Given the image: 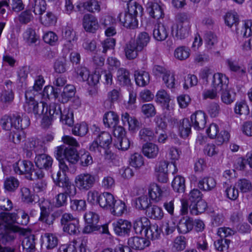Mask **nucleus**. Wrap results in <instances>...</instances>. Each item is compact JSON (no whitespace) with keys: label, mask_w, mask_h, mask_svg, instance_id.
Here are the masks:
<instances>
[{"label":"nucleus","mask_w":252,"mask_h":252,"mask_svg":"<svg viewBox=\"0 0 252 252\" xmlns=\"http://www.w3.org/2000/svg\"><path fill=\"white\" fill-rule=\"evenodd\" d=\"M190 119L194 129L199 130L204 128L206 123V116L203 112H195L191 116Z\"/></svg>","instance_id":"a211bd4d"},{"label":"nucleus","mask_w":252,"mask_h":252,"mask_svg":"<svg viewBox=\"0 0 252 252\" xmlns=\"http://www.w3.org/2000/svg\"><path fill=\"white\" fill-rule=\"evenodd\" d=\"M72 131L75 135L84 136L88 131V127L85 123L77 124L72 128Z\"/></svg>","instance_id":"774afa93"},{"label":"nucleus","mask_w":252,"mask_h":252,"mask_svg":"<svg viewBox=\"0 0 252 252\" xmlns=\"http://www.w3.org/2000/svg\"><path fill=\"white\" fill-rule=\"evenodd\" d=\"M77 191L73 194H69L63 190V192H60L55 196V206L56 208H61L66 206L68 201V197L74 196L76 195Z\"/></svg>","instance_id":"cd10ccee"},{"label":"nucleus","mask_w":252,"mask_h":252,"mask_svg":"<svg viewBox=\"0 0 252 252\" xmlns=\"http://www.w3.org/2000/svg\"><path fill=\"white\" fill-rule=\"evenodd\" d=\"M136 84L140 87H144L150 82V75L148 72L143 70H136L134 72Z\"/></svg>","instance_id":"c756f323"},{"label":"nucleus","mask_w":252,"mask_h":252,"mask_svg":"<svg viewBox=\"0 0 252 252\" xmlns=\"http://www.w3.org/2000/svg\"><path fill=\"white\" fill-rule=\"evenodd\" d=\"M150 39L151 37L149 33L146 32H142L138 34L135 42L139 48L142 51L147 46Z\"/></svg>","instance_id":"4c0bfd02"},{"label":"nucleus","mask_w":252,"mask_h":252,"mask_svg":"<svg viewBox=\"0 0 252 252\" xmlns=\"http://www.w3.org/2000/svg\"><path fill=\"white\" fill-rule=\"evenodd\" d=\"M96 176L90 173H83L77 176L75 179L76 187L80 190H88L96 182Z\"/></svg>","instance_id":"9d476101"},{"label":"nucleus","mask_w":252,"mask_h":252,"mask_svg":"<svg viewBox=\"0 0 252 252\" xmlns=\"http://www.w3.org/2000/svg\"><path fill=\"white\" fill-rule=\"evenodd\" d=\"M119 117L113 111H109L105 113L103 117V123L108 127H113L118 124Z\"/></svg>","instance_id":"2f4dec72"},{"label":"nucleus","mask_w":252,"mask_h":252,"mask_svg":"<svg viewBox=\"0 0 252 252\" xmlns=\"http://www.w3.org/2000/svg\"><path fill=\"white\" fill-rule=\"evenodd\" d=\"M52 178L55 184L63 188L67 193L73 194L77 191L76 187L71 183L65 173H61V171H58L56 174L52 175Z\"/></svg>","instance_id":"0eeeda50"},{"label":"nucleus","mask_w":252,"mask_h":252,"mask_svg":"<svg viewBox=\"0 0 252 252\" xmlns=\"http://www.w3.org/2000/svg\"><path fill=\"white\" fill-rule=\"evenodd\" d=\"M75 88L72 85L65 86L61 94L62 101L63 103L67 102L75 94Z\"/></svg>","instance_id":"5fc2aeb1"},{"label":"nucleus","mask_w":252,"mask_h":252,"mask_svg":"<svg viewBox=\"0 0 252 252\" xmlns=\"http://www.w3.org/2000/svg\"><path fill=\"white\" fill-rule=\"evenodd\" d=\"M147 216L154 220H161L163 217V212L161 208L156 205L150 206L146 211Z\"/></svg>","instance_id":"58836bf2"},{"label":"nucleus","mask_w":252,"mask_h":252,"mask_svg":"<svg viewBox=\"0 0 252 252\" xmlns=\"http://www.w3.org/2000/svg\"><path fill=\"white\" fill-rule=\"evenodd\" d=\"M129 247L137 250H142L150 245V241L144 238L137 236L131 237L128 240Z\"/></svg>","instance_id":"aec40b11"},{"label":"nucleus","mask_w":252,"mask_h":252,"mask_svg":"<svg viewBox=\"0 0 252 252\" xmlns=\"http://www.w3.org/2000/svg\"><path fill=\"white\" fill-rule=\"evenodd\" d=\"M140 138L144 141H154L156 136L153 130L149 127H143L139 133Z\"/></svg>","instance_id":"864d4df0"},{"label":"nucleus","mask_w":252,"mask_h":252,"mask_svg":"<svg viewBox=\"0 0 252 252\" xmlns=\"http://www.w3.org/2000/svg\"><path fill=\"white\" fill-rule=\"evenodd\" d=\"M179 130L181 136L183 138L187 137L191 131V125L188 119H184L180 122Z\"/></svg>","instance_id":"09e8293b"},{"label":"nucleus","mask_w":252,"mask_h":252,"mask_svg":"<svg viewBox=\"0 0 252 252\" xmlns=\"http://www.w3.org/2000/svg\"><path fill=\"white\" fill-rule=\"evenodd\" d=\"M128 11L119 15L121 23L126 28L134 29L138 26L136 16L138 12H142V7L138 3H128Z\"/></svg>","instance_id":"f03ea898"},{"label":"nucleus","mask_w":252,"mask_h":252,"mask_svg":"<svg viewBox=\"0 0 252 252\" xmlns=\"http://www.w3.org/2000/svg\"><path fill=\"white\" fill-rule=\"evenodd\" d=\"M63 111L61 110V105L59 104L51 103L49 106L48 113L52 119L59 118Z\"/></svg>","instance_id":"69168bd1"},{"label":"nucleus","mask_w":252,"mask_h":252,"mask_svg":"<svg viewBox=\"0 0 252 252\" xmlns=\"http://www.w3.org/2000/svg\"><path fill=\"white\" fill-rule=\"evenodd\" d=\"M235 186L243 193L250 191L252 189V185L251 181L245 178L238 180L235 184Z\"/></svg>","instance_id":"052dcab7"},{"label":"nucleus","mask_w":252,"mask_h":252,"mask_svg":"<svg viewBox=\"0 0 252 252\" xmlns=\"http://www.w3.org/2000/svg\"><path fill=\"white\" fill-rule=\"evenodd\" d=\"M124 51L127 59L131 60L136 58L142 50L135 44V41L130 40L124 46Z\"/></svg>","instance_id":"f3484780"},{"label":"nucleus","mask_w":252,"mask_h":252,"mask_svg":"<svg viewBox=\"0 0 252 252\" xmlns=\"http://www.w3.org/2000/svg\"><path fill=\"white\" fill-rule=\"evenodd\" d=\"M112 207L109 210L115 216H120L126 210L125 203L120 200H116Z\"/></svg>","instance_id":"a18cd8bd"},{"label":"nucleus","mask_w":252,"mask_h":252,"mask_svg":"<svg viewBox=\"0 0 252 252\" xmlns=\"http://www.w3.org/2000/svg\"><path fill=\"white\" fill-rule=\"evenodd\" d=\"M96 139L103 147L104 149L109 148V146L112 142L111 135L109 133L105 131L101 132L98 134Z\"/></svg>","instance_id":"c03bdc74"},{"label":"nucleus","mask_w":252,"mask_h":252,"mask_svg":"<svg viewBox=\"0 0 252 252\" xmlns=\"http://www.w3.org/2000/svg\"><path fill=\"white\" fill-rule=\"evenodd\" d=\"M207 207L206 202L201 199L195 203H191L189 206L190 212L192 215H197L203 213Z\"/></svg>","instance_id":"c9c22d12"},{"label":"nucleus","mask_w":252,"mask_h":252,"mask_svg":"<svg viewBox=\"0 0 252 252\" xmlns=\"http://www.w3.org/2000/svg\"><path fill=\"white\" fill-rule=\"evenodd\" d=\"M193 227V220L189 217H183L179 221L177 228L180 233L186 234L191 231Z\"/></svg>","instance_id":"412c9836"},{"label":"nucleus","mask_w":252,"mask_h":252,"mask_svg":"<svg viewBox=\"0 0 252 252\" xmlns=\"http://www.w3.org/2000/svg\"><path fill=\"white\" fill-rule=\"evenodd\" d=\"M28 6L35 15L41 16L46 10L47 3L45 0H31Z\"/></svg>","instance_id":"393cba45"},{"label":"nucleus","mask_w":252,"mask_h":252,"mask_svg":"<svg viewBox=\"0 0 252 252\" xmlns=\"http://www.w3.org/2000/svg\"><path fill=\"white\" fill-rule=\"evenodd\" d=\"M84 219L87 225L85 226L83 232L84 233L89 234L94 231L98 230L100 228L98 224L99 217L98 214L94 212H88L84 215Z\"/></svg>","instance_id":"9b49d317"},{"label":"nucleus","mask_w":252,"mask_h":252,"mask_svg":"<svg viewBox=\"0 0 252 252\" xmlns=\"http://www.w3.org/2000/svg\"><path fill=\"white\" fill-rule=\"evenodd\" d=\"M190 28V26L175 24L171 28L172 33L177 39H184L189 35Z\"/></svg>","instance_id":"a878e982"},{"label":"nucleus","mask_w":252,"mask_h":252,"mask_svg":"<svg viewBox=\"0 0 252 252\" xmlns=\"http://www.w3.org/2000/svg\"><path fill=\"white\" fill-rule=\"evenodd\" d=\"M150 221L146 217L140 218L136 220L133 223V228L136 234H141L149 226Z\"/></svg>","instance_id":"72a5a7b5"},{"label":"nucleus","mask_w":252,"mask_h":252,"mask_svg":"<svg viewBox=\"0 0 252 252\" xmlns=\"http://www.w3.org/2000/svg\"><path fill=\"white\" fill-rule=\"evenodd\" d=\"M115 233L119 236L129 235L132 227L131 223L127 220L119 219L113 223Z\"/></svg>","instance_id":"ddd939ff"},{"label":"nucleus","mask_w":252,"mask_h":252,"mask_svg":"<svg viewBox=\"0 0 252 252\" xmlns=\"http://www.w3.org/2000/svg\"><path fill=\"white\" fill-rule=\"evenodd\" d=\"M42 247L47 250H52L57 246L59 239L55 234L46 233L42 236Z\"/></svg>","instance_id":"5701e85b"},{"label":"nucleus","mask_w":252,"mask_h":252,"mask_svg":"<svg viewBox=\"0 0 252 252\" xmlns=\"http://www.w3.org/2000/svg\"><path fill=\"white\" fill-rule=\"evenodd\" d=\"M13 169L15 173L19 175L28 174V178L32 179V171L34 165L33 163L29 160H24L19 161L13 164Z\"/></svg>","instance_id":"f8f14e48"},{"label":"nucleus","mask_w":252,"mask_h":252,"mask_svg":"<svg viewBox=\"0 0 252 252\" xmlns=\"http://www.w3.org/2000/svg\"><path fill=\"white\" fill-rule=\"evenodd\" d=\"M117 80L122 86H128L130 84L129 71L124 68H120L117 71Z\"/></svg>","instance_id":"f704fd0d"},{"label":"nucleus","mask_w":252,"mask_h":252,"mask_svg":"<svg viewBox=\"0 0 252 252\" xmlns=\"http://www.w3.org/2000/svg\"><path fill=\"white\" fill-rule=\"evenodd\" d=\"M225 62L227 66L231 71L238 72L242 76L245 75L246 73V68H242L239 65L236 61L233 60L232 59H228L226 60Z\"/></svg>","instance_id":"de8ad7c7"},{"label":"nucleus","mask_w":252,"mask_h":252,"mask_svg":"<svg viewBox=\"0 0 252 252\" xmlns=\"http://www.w3.org/2000/svg\"><path fill=\"white\" fill-rule=\"evenodd\" d=\"M236 33L239 36L249 38L245 41L243 49L246 51L252 50V21H245L240 29H236Z\"/></svg>","instance_id":"6e6552de"},{"label":"nucleus","mask_w":252,"mask_h":252,"mask_svg":"<svg viewBox=\"0 0 252 252\" xmlns=\"http://www.w3.org/2000/svg\"><path fill=\"white\" fill-rule=\"evenodd\" d=\"M59 119L63 124L71 126L74 122L72 111L68 108L64 109Z\"/></svg>","instance_id":"3c124183"},{"label":"nucleus","mask_w":252,"mask_h":252,"mask_svg":"<svg viewBox=\"0 0 252 252\" xmlns=\"http://www.w3.org/2000/svg\"><path fill=\"white\" fill-rule=\"evenodd\" d=\"M166 194L165 191L163 190L157 185H154L149 189V194L151 199L158 202Z\"/></svg>","instance_id":"473e14b6"},{"label":"nucleus","mask_w":252,"mask_h":252,"mask_svg":"<svg viewBox=\"0 0 252 252\" xmlns=\"http://www.w3.org/2000/svg\"><path fill=\"white\" fill-rule=\"evenodd\" d=\"M16 220V214L2 212L0 214V220L1 222L5 223L6 225H1L2 227L12 225V224L15 222Z\"/></svg>","instance_id":"4d7b16f0"},{"label":"nucleus","mask_w":252,"mask_h":252,"mask_svg":"<svg viewBox=\"0 0 252 252\" xmlns=\"http://www.w3.org/2000/svg\"><path fill=\"white\" fill-rule=\"evenodd\" d=\"M50 202L47 200H44L39 203L40 215L38 220L48 225H52L55 220L59 218L61 225L71 214L64 213L62 209H58L53 212L50 217Z\"/></svg>","instance_id":"f257e3e1"},{"label":"nucleus","mask_w":252,"mask_h":252,"mask_svg":"<svg viewBox=\"0 0 252 252\" xmlns=\"http://www.w3.org/2000/svg\"><path fill=\"white\" fill-rule=\"evenodd\" d=\"M61 226L63 231L69 235H78L80 232L79 220L71 214Z\"/></svg>","instance_id":"1a4fd4ad"},{"label":"nucleus","mask_w":252,"mask_h":252,"mask_svg":"<svg viewBox=\"0 0 252 252\" xmlns=\"http://www.w3.org/2000/svg\"><path fill=\"white\" fill-rule=\"evenodd\" d=\"M245 21H244L242 24H243ZM225 24L230 27L234 26L236 27V29L237 28L240 29V27L242 25H240L239 27H237V26L239 24V18L237 13H226L225 17ZM243 25V24H242Z\"/></svg>","instance_id":"13d9d810"},{"label":"nucleus","mask_w":252,"mask_h":252,"mask_svg":"<svg viewBox=\"0 0 252 252\" xmlns=\"http://www.w3.org/2000/svg\"><path fill=\"white\" fill-rule=\"evenodd\" d=\"M221 94V100L226 105H230L235 100L236 93L230 89L224 88Z\"/></svg>","instance_id":"ea45409f"},{"label":"nucleus","mask_w":252,"mask_h":252,"mask_svg":"<svg viewBox=\"0 0 252 252\" xmlns=\"http://www.w3.org/2000/svg\"><path fill=\"white\" fill-rule=\"evenodd\" d=\"M174 55L176 59L180 61H184L190 56V49L186 46H181L175 49Z\"/></svg>","instance_id":"79ce46f5"},{"label":"nucleus","mask_w":252,"mask_h":252,"mask_svg":"<svg viewBox=\"0 0 252 252\" xmlns=\"http://www.w3.org/2000/svg\"><path fill=\"white\" fill-rule=\"evenodd\" d=\"M158 146L152 143H147L143 145L142 152L144 155L148 158H155L158 154Z\"/></svg>","instance_id":"c85d7f7f"},{"label":"nucleus","mask_w":252,"mask_h":252,"mask_svg":"<svg viewBox=\"0 0 252 252\" xmlns=\"http://www.w3.org/2000/svg\"><path fill=\"white\" fill-rule=\"evenodd\" d=\"M32 94V90H27L25 93L26 101L24 105V109L28 113H33L37 118L43 113L44 104L35 101Z\"/></svg>","instance_id":"20e7f679"},{"label":"nucleus","mask_w":252,"mask_h":252,"mask_svg":"<svg viewBox=\"0 0 252 252\" xmlns=\"http://www.w3.org/2000/svg\"><path fill=\"white\" fill-rule=\"evenodd\" d=\"M116 199L114 196L110 193L104 192L99 194L98 198V204L106 210H110L112 208V205L115 202Z\"/></svg>","instance_id":"4be33fe9"},{"label":"nucleus","mask_w":252,"mask_h":252,"mask_svg":"<svg viewBox=\"0 0 252 252\" xmlns=\"http://www.w3.org/2000/svg\"><path fill=\"white\" fill-rule=\"evenodd\" d=\"M168 36L167 28L162 24H158L153 31L154 38L158 41H164Z\"/></svg>","instance_id":"bb28decb"},{"label":"nucleus","mask_w":252,"mask_h":252,"mask_svg":"<svg viewBox=\"0 0 252 252\" xmlns=\"http://www.w3.org/2000/svg\"><path fill=\"white\" fill-rule=\"evenodd\" d=\"M24 38L29 45H32L38 40L34 30L31 28L28 29L24 34Z\"/></svg>","instance_id":"bf43d9fd"},{"label":"nucleus","mask_w":252,"mask_h":252,"mask_svg":"<svg viewBox=\"0 0 252 252\" xmlns=\"http://www.w3.org/2000/svg\"><path fill=\"white\" fill-rule=\"evenodd\" d=\"M150 199L147 195H142L139 197L135 201L136 208L139 210H148L150 207Z\"/></svg>","instance_id":"6e6d98bb"},{"label":"nucleus","mask_w":252,"mask_h":252,"mask_svg":"<svg viewBox=\"0 0 252 252\" xmlns=\"http://www.w3.org/2000/svg\"><path fill=\"white\" fill-rule=\"evenodd\" d=\"M82 7L91 13L99 12L100 6L98 2L96 0H88L82 2Z\"/></svg>","instance_id":"603ef678"},{"label":"nucleus","mask_w":252,"mask_h":252,"mask_svg":"<svg viewBox=\"0 0 252 252\" xmlns=\"http://www.w3.org/2000/svg\"><path fill=\"white\" fill-rule=\"evenodd\" d=\"M28 230L16 225L2 227L0 224V242L3 245L11 244L16 238L17 234L26 235Z\"/></svg>","instance_id":"7ed1b4c3"},{"label":"nucleus","mask_w":252,"mask_h":252,"mask_svg":"<svg viewBox=\"0 0 252 252\" xmlns=\"http://www.w3.org/2000/svg\"><path fill=\"white\" fill-rule=\"evenodd\" d=\"M83 26L87 32H94L98 28L97 19L90 14L84 15L83 19Z\"/></svg>","instance_id":"6ab92c4d"},{"label":"nucleus","mask_w":252,"mask_h":252,"mask_svg":"<svg viewBox=\"0 0 252 252\" xmlns=\"http://www.w3.org/2000/svg\"><path fill=\"white\" fill-rule=\"evenodd\" d=\"M41 23L45 26H50L55 24L57 18L51 12H47V13L40 17Z\"/></svg>","instance_id":"680f3d73"},{"label":"nucleus","mask_w":252,"mask_h":252,"mask_svg":"<svg viewBox=\"0 0 252 252\" xmlns=\"http://www.w3.org/2000/svg\"><path fill=\"white\" fill-rule=\"evenodd\" d=\"M19 185V181L13 177L7 178L4 183L5 189L8 191H14L18 188Z\"/></svg>","instance_id":"0e129e2a"},{"label":"nucleus","mask_w":252,"mask_h":252,"mask_svg":"<svg viewBox=\"0 0 252 252\" xmlns=\"http://www.w3.org/2000/svg\"><path fill=\"white\" fill-rule=\"evenodd\" d=\"M216 186L215 180L212 177L204 178L200 180L198 186L200 189L204 190H211Z\"/></svg>","instance_id":"a19ab883"},{"label":"nucleus","mask_w":252,"mask_h":252,"mask_svg":"<svg viewBox=\"0 0 252 252\" xmlns=\"http://www.w3.org/2000/svg\"><path fill=\"white\" fill-rule=\"evenodd\" d=\"M228 82V79L225 75L217 73H214L210 83L213 88L220 91L227 86Z\"/></svg>","instance_id":"dca6fc26"},{"label":"nucleus","mask_w":252,"mask_h":252,"mask_svg":"<svg viewBox=\"0 0 252 252\" xmlns=\"http://www.w3.org/2000/svg\"><path fill=\"white\" fill-rule=\"evenodd\" d=\"M234 112L240 116H247L250 113V109L246 101H237L234 107Z\"/></svg>","instance_id":"49530a36"},{"label":"nucleus","mask_w":252,"mask_h":252,"mask_svg":"<svg viewBox=\"0 0 252 252\" xmlns=\"http://www.w3.org/2000/svg\"><path fill=\"white\" fill-rule=\"evenodd\" d=\"M35 238L33 234L26 237L22 241V247L25 252H34L35 248Z\"/></svg>","instance_id":"7c9ffc66"},{"label":"nucleus","mask_w":252,"mask_h":252,"mask_svg":"<svg viewBox=\"0 0 252 252\" xmlns=\"http://www.w3.org/2000/svg\"><path fill=\"white\" fill-rule=\"evenodd\" d=\"M170 100L169 95L165 91L161 90L158 92L156 94V101L158 103L168 106Z\"/></svg>","instance_id":"e2e57ef3"},{"label":"nucleus","mask_w":252,"mask_h":252,"mask_svg":"<svg viewBox=\"0 0 252 252\" xmlns=\"http://www.w3.org/2000/svg\"><path fill=\"white\" fill-rule=\"evenodd\" d=\"M223 188L225 189V192L227 197L232 200H235L239 196V191L236 188V186L232 187L227 182H225L223 184Z\"/></svg>","instance_id":"37998d69"},{"label":"nucleus","mask_w":252,"mask_h":252,"mask_svg":"<svg viewBox=\"0 0 252 252\" xmlns=\"http://www.w3.org/2000/svg\"><path fill=\"white\" fill-rule=\"evenodd\" d=\"M185 180L181 176H177L172 181V187L176 192L183 193L185 190Z\"/></svg>","instance_id":"8fccbe9b"},{"label":"nucleus","mask_w":252,"mask_h":252,"mask_svg":"<svg viewBox=\"0 0 252 252\" xmlns=\"http://www.w3.org/2000/svg\"><path fill=\"white\" fill-rule=\"evenodd\" d=\"M146 9L150 17L153 18L159 19L164 17L163 9L158 2L148 1L146 4Z\"/></svg>","instance_id":"4468645a"},{"label":"nucleus","mask_w":252,"mask_h":252,"mask_svg":"<svg viewBox=\"0 0 252 252\" xmlns=\"http://www.w3.org/2000/svg\"><path fill=\"white\" fill-rule=\"evenodd\" d=\"M161 233V229L157 224L151 225L145 230V235L148 239L152 240L158 239Z\"/></svg>","instance_id":"e433bc0d"},{"label":"nucleus","mask_w":252,"mask_h":252,"mask_svg":"<svg viewBox=\"0 0 252 252\" xmlns=\"http://www.w3.org/2000/svg\"><path fill=\"white\" fill-rule=\"evenodd\" d=\"M62 36L64 42V46L68 50L71 49L77 40L75 32L71 28L66 27L63 30Z\"/></svg>","instance_id":"2eb2a0df"},{"label":"nucleus","mask_w":252,"mask_h":252,"mask_svg":"<svg viewBox=\"0 0 252 252\" xmlns=\"http://www.w3.org/2000/svg\"><path fill=\"white\" fill-rule=\"evenodd\" d=\"M52 178L55 184L63 188L67 193L73 194L77 191L76 187L71 183L65 173H61V171H58L56 174L52 175Z\"/></svg>","instance_id":"423d86ee"},{"label":"nucleus","mask_w":252,"mask_h":252,"mask_svg":"<svg viewBox=\"0 0 252 252\" xmlns=\"http://www.w3.org/2000/svg\"><path fill=\"white\" fill-rule=\"evenodd\" d=\"M187 243V239L185 236H178L174 240L173 248L177 251H182L186 248Z\"/></svg>","instance_id":"338daca9"},{"label":"nucleus","mask_w":252,"mask_h":252,"mask_svg":"<svg viewBox=\"0 0 252 252\" xmlns=\"http://www.w3.org/2000/svg\"><path fill=\"white\" fill-rule=\"evenodd\" d=\"M56 157L57 159L64 158L69 164H75L79 159V156L76 149L69 147H65L64 146H61L57 148Z\"/></svg>","instance_id":"39448f33"},{"label":"nucleus","mask_w":252,"mask_h":252,"mask_svg":"<svg viewBox=\"0 0 252 252\" xmlns=\"http://www.w3.org/2000/svg\"><path fill=\"white\" fill-rule=\"evenodd\" d=\"M34 162L37 168L48 170L52 165L53 159L47 155L40 154L36 156Z\"/></svg>","instance_id":"b1692460"}]
</instances>
